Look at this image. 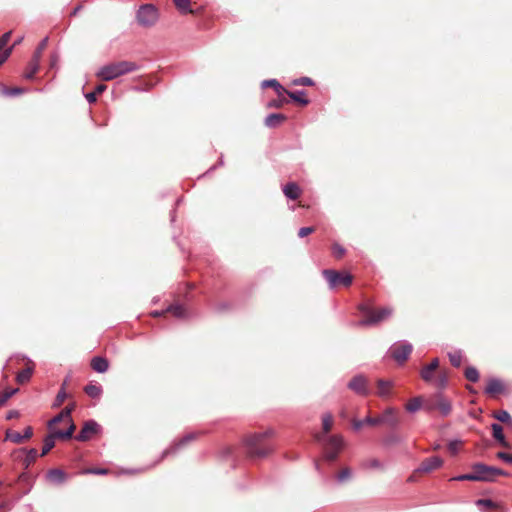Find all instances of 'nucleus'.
<instances>
[{
  "instance_id": "1",
  "label": "nucleus",
  "mask_w": 512,
  "mask_h": 512,
  "mask_svg": "<svg viewBox=\"0 0 512 512\" xmlns=\"http://www.w3.org/2000/svg\"><path fill=\"white\" fill-rule=\"evenodd\" d=\"M273 435V429H267L264 432L249 435L245 440L247 453L251 457H264L268 455L273 450L268 439Z\"/></svg>"
},
{
  "instance_id": "2",
  "label": "nucleus",
  "mask_w": 512,
  "mask_h": 512,
  "mask_svg": "<svg viewBox=\"0 0 512 512\" xmlns=\"http://www.w3.org/2000/svg\"><path fill=\"white\" fill-rule=\"evenodd\" d=\"M139 66L132 61H119L102 66L96 76L102 81H111L122 75L138 70Z\"/></svg>"
},
{
  "instance_id": "3",
  "label": "nucleus",
  "mask_w": 512,
  "mask_h": 512,
  "mask_svg": "<svg viewBox=\"0 0 512 512\" xmlns=\"http://www.w3.org/2000/svg\"><path fill=\"white\" fill-rule=\"evenodd\" d=\"M359 310L363 314V319L360 320L358 326H372L376 325L392 315V309L388 307L374 310L368 303H363L359 306Z\"/></svg>"
},
{
  "instance_id": "4",
  "label": "nucleus",
  "mask_w": 512,
  "mask_h": 512,
  "mask_svg": "<svg viewBox=\"0 0 512 512\" xmlns=\"http://www.w3.org/2000/svg\"><path fill=\"white\" fill-rule=\"evenodd\" d=\"M136 19L140 26L151 27L159 19L158 9L153 4H143L136 13Z\"/></svg>"
},
{
  "instance_id": "5",
  "label": "nucleus",
  "mask_w": 512,
  "mask_h": 512,
  "mask_svg": "<svg viewBox=\"0 0 512 512\" xmlns=\"http://www.w3.org/2000/svg\"><path fill=\"white\" fill-rule=\"evenodd\" d=\"M475 481L492 482L497 476L506 475V473L493 466L477 463L472 468Z\"/></svg>"
},
{
  "instance_id": "6",
  "label": "nucleus",
  "mask_w": 512,
  "mask_h": 512,
  "mask_svg": "<svg viewBox=\"0 0 512 512\" xmlns=\"http://www.w3.org/2000/svg\"><path fill=\"white\" fill-rule=\"evenodd\" d=\"M323 276L329 284L331 289L337 286L349 287L352 284V275L347 272H338L335 270L326 269L323 270Z\"/></svg>"
},
{
  "instance_id": "7",
  "label": "nucleus",
  "mask_w": 512,
  "mask_h": 512,
  "mask_svg": "<svg viewBox=\"0 0 512 512\" xmlns=\"http://www.w3.org/2000/svg\"><path fill=\"white\" fill-rule=\"evenodd\" d=\"M451 408V402L441 395H437L433 400H426L424 405V409L429 412L438 409L442 416H448Z\"/></svg>"
},
{
  "instance_id": "8",
  "label": "nucleus",
  "mask_w": 512,
  "mask_h": 512,
  "mask_svg": "<svg viewBox=\"0 0 512 512\" xmlns=\"http://www.w3.org/2000/svg\"><path fill=\"white\" fill-rule=\"evenodd\" d=\"M412 345L406 341L395 343L389 349V354L398 363H403L411 354Z\"/></svg>"
},
{
  "instance_id": "9",
  "label": "nucleus",
  "mask_w": 512,
  "mask_h": 512,
  "mask_svg": "<svg viewBox=\"0 0 512 512\" xmlns=\"http://www.w3.org/2000/svg\"><path fill=\"white\" fill-rule=\"evenodd\" d=\"M343 447V439L340 436H331L328 439L324 457L328 461H334Z\"/></svg>"
},
{
  "instance_id": "10",
  "label": "nucleus",
  "mask_w": 512,
  "mask_h": 512,
  "mask_svg": "<svg viewBox=\"0 0 512 512\" xmlns=\"http://www.w3.org/2000/svg\"><path fill=\"white\" fill-rule=\"evenodd\" d=\"M101 430L100 425L94 420H88L84 423L81 431L76 436L78 441H87L92 435L99 433Z\"/></svg>"
},
{
  "instance_id": "11",
  "label": "nucleus",
  "mask_w": 512,
  "mask_h": 512,
  "mask_svg": "<svg viewBox=\"0 0 512 512\" xmlns=\"http://www.w3.org/2000/svg\"><path fill=\"white\" fill-rule=\"evenodd\" d=\"M32 435H33V430H32V428L30 426L25 428L23 434L19 433V432H16V431H12V430H7L6 433H5V440L6 441L9 440V441H11L13 443L20 444L25 439L31 438Z\"/></svg>"
},
{
  "instance_id": "12",
  "label": "nucleus",
  "mask_w": 512,
  "mask_h": 512,
  "mask_svg": "<svg viewBox=\"0 0 512 512\" xmlns=\"http://www.w3.org/2000/svg\"><path fill=\"white\" fill-rule=\"evenodd\" d=\"M379 424H387L392 428L397 427L398 425V416L396 409L389 407L384 410L381 416L378 417Z\"/></svg>"
},
{
  "instance_id": "13",
  "label": "nucleus",
  "mask_w": 512,
  "mask_h": 512,
  "mask_svg": "<svg viewBox=\"0 0 512 512\" xmlns=\"http://www.w3.org/2000/svg\"><path fill=\"white\" fill-rule=\"evenodd\" d=\"M443 464V460L439 456H432L422 462L417 471L429 473Z\"/></svg>"
},
{
  "instance_id": "14",
  "label": "nucleus",
  "mask_w": 512,
  "mask_h": 512,
  "mask_svg": "<svg viewBox=\"0 0 512 512\" xmlns=\"http://www.w3.org/2000/svg\"><path fill=\"white\" fill-rule=\"evenodd\" d=\"M508 386H485L484 394L490 399H499L501 395L508 394Z\"/></svg>"
},
{
  "instance_id": "15",
  "label": "nucleus",
  "mask_w": 512,
  "mask_h": 512,
  "mask_svg": "<svg viewBox=\"0 0 512 512\" xmlns=\"http://www.w3.org/2000/svg\"><path fill=\"white\" fill-rule=\"evenodd\" d=\"M285 120L286 116L284 114L272 113L265 118L264 123L269 128H275Z\"/></svg>"
},
{
  "instance_id": "16",
  "label": "nucleus",
  "mask_w": 512,
  "mask_h": 512,
  "mask_svg": "<svg viewBox=\"0 0 512 512\" xmlns=\"http://www.w3.org/2000/svg\"><path fill=\"white\" fill-rule=\"evenodd\" d=\"M47 479L54 484H61L66 479V474L63 470L52 469L47 473Z\"/></svg>"
},
{
  "instance_id": "17",
  "label": "nucleus",
  "mask_w": 512,
  "mask_h": 512,
  "mask_svg": "<svg viewBox=\"0 0 512 512\" xmlns=\"http://www.w3.org/2000/svg\"><path fill=\"white\" fill-rule=\"evenodd\" d=\"M283 193L287 198L295 200L300 196V188L295 183H288L283 187Z\"/></svg>"
},
{
  "instance_id": "18",
  "label": "nucleus",
  "mask_w": 512,
  "mask_h": 512,
  "mask_svg": "<svg viewBox=\"0 0 512 512\" xmlns=\"http://www.w3.org/2000/svg\"><path fill=\"white\" fill-rule=\"evenodd\" d=\"M425 403L426 401H424L421 397H415L406 404L405 408L409 413H415L421 408L424 409Z\"/></svg>"
},
{
  "instance_id": "19",
  "label": "nucleus",
  "mask_w": 512,
  "mask_h": 512,
  "mask_svg": "<svg viewBox=\"0 0 512 512\" xmlns=\"http://www.w3.org/2000/svg\"><path fill=\"white\" fill-rule=\"evenodd\" d=\"M197 437V434L196 433H189L187 435H185L180 441L179 443L176 445V447H171V448H168L166 449L165 451H163L162 453V457L161 458H164L165 456L169 455L170 453L174 452L177 448L185 445L186 443L194 440L195 438Z\"/></svg>"
},
{
  "instance_id": "20",
  "label": "nucleus",
  "mask_w": 512,
  "mask_h": 512,
  "mask_svg": "<svg viewBox=\"0 0 512 512\" xmlns=\"http://www.w3.org/2000/svg\"><path fill=\"white\" fill-rule=\"evenodd\" d=\"M439 365V361L437 358L433 359L429 365L424 367L421 371V376L423 380L430 381L432 377V373L437 369Z\"/></svg>"
},
{
  "instance_id": "21",
  "label": "nucleus",
  "mask_w": 512,
  "mask_h": 512,
  "mask_svg": "<svg viewBox=\"0 0 512 512\" xmlns=\"http://www.w3.org/2000/svg\"><path fill=\"white\" fill-rule=\"evenodd\" d=\"M91 367L96 372L103 373L108 369V361L103 357H94L91 361Z\"/></svg>"
},
{
  "instance_id": "22",
  "label": "nucleus",
  "mask_w": 512,
  "mask_h": 512,
  "mask_svg": "<svg viewBox=\"0 0 512 512\" xmlns=\"http://www.w3.org/2000/svg\"><path fill=\"white\" fill-rule=\"evenodd\" d=\"M263 88L266 87H272L275 89V92L278 96H282L287 90L276 80V79H269L264 80L261 84Z\"/></svg>"
},
{
  "instance_id": "23",
  "label": "nucleus",
  "mask_w": 512,
  "mask_h": 512,
  "mask_svg": "<svg viewBox=\"0 0 512 512\" xmlns=\"http://www.w3.org/2000/svg\"><path fill=\"white\" fill-rule=\"evenodd\" d=\"M492 428V434L493 437L503 446H507L504 434H503V428L498 423H493L491 425Z\"/></svg>"
},
{
  "instance_id": "24",
  "label": "nucleus",
  "mask_w": 512,
  "mask_h": 512,
  "mask_svg": "<svg viewBox=\"0 0 512 512\" xmlns=\"http://www.w3.org/2000/svg\"><path fill=\"white\" fill-rule=\"evenodd\" d=\"M39 63L40 62H38L37 59H32L29 62L28 67H27L26 71L23 74L25 79L31 80V79L34 78V75L36 74V72L39 69Z\"/></svg>"
},
{
  "instance_id": "25",
  "label": "nucleus",
  "mask_w": 512,
  "mask_h": 512,
  "mask_svg": "<svg viewBox=\"0 0 512 512\" xmlns=\"http://www.w3.org/2000/svg\"><path fill=\"white\" fill-rule=\"evenodd\" d=\"M175 7L182 14L193 13L190 0H173Z\"/></svg>"
},
{
  "instance_id": "26",
  "label": "nucleus",
  "mask_w": 512,
  "mask_h": 512,
  "mask_svg": "<svg viewBox=\"0 0 512 512\" xmlns=\"http://www.w3.org/2000/svg\"><path fill=\"white\" fill-rule=\"evenodd\" d=\"M55 438H57V436L55 435V432H53L45 437L44 444L42 447V452H41L42 456L46 455L55 446Z\"/></svg>"
},
{
  "instance_id": "27",
  "label": "nucleus",
  "mask_w": 512,
  "mask_h": 512,
  "mask_svg": "<svg viewBox=\"0 0 512 512\" xmlns=\"http://www.w3.org/2000/svg\"><path fill=\"white\" fill-rule=\"evenodd\" d=\"M64 419H67L69 422H71V417H70V409H63L58 415H56L55 417H53L49 422H48V427L51 428L53 425L61 422L62 420Z\"/></svg>"
},
{
  "instance_id": "28",
  "label": "nucleus",
  "mask_w": 512,
  "mask_h": 512,
  "mask_svg": "<svg viewBox=\"0 0 512 512\" xmlns=\"http://www.w3.org/2000/svg\"><path fill=\"white\" fill-rule=\"evenodd\" d=\"M286 94H288V96L294 100L295 102H298L302 105H307L309 103L308 99L305 98V91L301 90V91H294V92H285Z\"/></svg>"
},
{
  "instance_id": "29",
  "label": "nucleus",
  "mask_w": 512,
  "mask_h": 512,
  "mask_svg": "<svg viewBox=\"0 0 512 512\" xmlns=\"http://www.w3.org/2000/svg\"><path fill=\"white\" fill-rule=\"evenodd\" d=\"M18 391V388H9L0 391V408L4 406L12 396L18 393Z\"/></svg>"
},
{
  "instance_id": "30",
  "label": "nucleus",
  "mask_w": 512,
  "mask_h": 512,
  "mask_svg": "<svg viewBox=\"0 0 512 512\" xmlns=\"http://www.w3.org/2000/svg\"><path fill=\"white\" fill-rule=\"evenodd\" d=\"M365 424H368V425H378L379 424V419L378 417H366L365 419L363 420H358V421H354L353 423V428L355 430H360Z\"/></svg>"
},
{
  "instance_id": "31",
  "label": "nucleus",
  "mask_w": 512,
  "mask_h": 512,
  "mask_svg": "<svg viewBox=\"0 0 512 512\" xmlns=\"http://www.w3.org/2000/svg\"><path fill=\"white\" fill-rule=\"evenodd\" d=\"M32 372H33V369L31 367H27V368L23 369L22 371L17 373V377H16L17 381L20 384L29 381L32 376Z\"/></svg>"
},
{
  "instance_id": "32",
  "label": "nucleus",
  "mask_w": 512,
  "mask_h": 512,
  "mask_svg": "<svg viewBox=\"0 0 512 512\" xmlns=\"http://www.w3.org/2000/svg\"><path fill=\"white\" fill-rule=\"evenodd\" d=\"M74 431H75V425L71 421L67 430H65V431H62V430L55 431V435L57 436V438L68 439V438L72 437Z\"/></svg>"
},
{
  "instance_id": "33",
  "label": "nucleus",
  "mask_w": 512,
  "mask_h": 512,
  "mask_svg": "<svg viewBox=\"0 0 512 512\" xmlns=\"http://www.w3.org/2000/svg\"><path fill=\"white\" fill-rule=\"evenodd\" d=\"M85 393L93 398V399H97L101 396L102 394V389H101V386H85Z\"/></svg>"
},
{
  "instance_id": "34",
  "label": "nucleus",
  "mask_w": 512,
  "mask_h": 512,
  "mask_svg": "<svg viewBox=\"0 0 512 512\" xmlns=\"http://www.w3.org/2000/svg\"><path fill=\"white\" fill-rule=\"evenodd\" d=\"M167 311L171 312L177 318H184L186 316L185 308L182 305H172Z\"/></svg>"
},
{
  "instance_id": "35",
  "label": "nucleus",
  "mask_w": 512,
  "mask_h": 512,
  "mask_svg": "<svg viewBox=\"0 0 512 512\" xmlns=\"http://www.w3.org/2000/svg\"><path fill=\"white\" fill-rule=\"evenodd\" d=\"M493 416L500 422L512 423L511 415L506 410H499Z\"/></svg>"
},
{
  "instance_id": "36",
  "label": "nucleus",
  "mask_w": 512,
  "mask_h": 512,
  "mask_svg": "<svg viewBox=\"0 0 512 512\" xmlns=\"http://www.w3.org/2000/svg\"><path fill=\"white\" fill-rule=\"evenodd\" d=\"M450 362L453 366L459 367L462 363V352L461 351H453L448 354Z\"/></svg>"
},
{
  "instance_id": "37",
  "label": "nucleus",
  "mask_w": 512,
  "mask_h": 512,
  "mask_svg": "<svg viewBox=\"0 0 512 512\" xmlns=\"http://www.w3.org/2000/svg\"><path fill=\"white\" fill-rule=\"evenodd\" d=\"M68 397H69V395H68V394L66 393V391L62 388V389L58 392V394H57V396H56V398H55V400H54V402H53L52 406H53L54 408H57V407L61 406V405H62V403H63V402H64Z\"/></svg>"
},
{
  "instance_id": "38",
  "label": "nucleus",
  "mask_w": 512,
  "mask_h": 512,
  "mask_svg": "<svg viewBox=\"0 0 512 512\" xmlns=\"http://www.w3.org/2000/svg\"><path fill=\"white\" fill-rule=\"evenodd\" d=\"M466 378L471 382H477L479 379V373L476 368L469 367L465 370Z\"/></svg>"
},
{
  "instance_id": "39",
  "label": "nucleus",
  "mask_w": 512,
  "mask_h": 512,
  "mask_svg": "<svg viewBox=\"0 0 512 512\" xmlns=\"http://www.w3.org/2000/svg\"><path fill=\"white\" fill-rule=\"evenodd\" d=\"M2 93L5 95V96H8V97H14V96H18L22 93H24V89L22 88H8V87H4L2 89Z\"/></svg>"
},
{
  "instance_id": "40",
  "label": "nucleus",
  "mask_w": 512,
  "mask_h": 512,
  "mask_svg": "<svg viewBox=\"0 0 512 512\" xmlns=\"http://www.w3.org/2000/svg\"><path fill=\"white\" fill-rule=\"evenodd\" d=\"M47 42H48V38L47 37L44 38L40 42L39 46L37 47L36 51L34 52V55H33L32 59H37L38 62H40L42 51L46 48Z\"/></svg>"
},
{
  "instance_id": "41",
  "label": "nucleus",
  "mask_w": 512,
  "mask_h": 512,
  "mask_svg": "<svg viewBox=\"0 0 512 512\" xmlns=\"http://www.w3.org/2000/svg\"><path fill=\"white\" fill-rule=\"evenodd\" d=\"M322 425L325 433L329 432L332 427V416L331 414H325L322 417Z\"/></svg>"
},
{
  "instance_id": "42",
  "label": "nucleus",
  "mask_w": 512,
  "mask_h": 512,
  "mask_svg": "<svg viewBox=\"0 0 512 512\" xmlns=\"http://www.w3.org/2000/svg\"><path fill=\"white\" fill-rule=\"evenodd\" d=\"M10 36H11V31L9 32H6L5 34L2 35V37L0 38V56L3 54L4 52V48L6 47L7 43L9 42L10 40Z\"/></svg>"
},
{
  "instance_id": "43",
  "label": "nucleus",
  "mask_w": 512,
  "mask_h": 512,
  "mask_svg": "<svg viewBox=\"0 0 512 512\" xmlns=\"http://www.w3.org/2000/svg\"><path fill=\"white\" fill-rule=\"evenodd\" d=\"M377 395L382 398H386L391 393V386H378Z\"/></svg>"
},
{
  "instance_id": "44",
  "label": "nucleus",
  "mask_w": 512,
  "mask_h": 512,
  "mask_svg": "<svg viewBox=\"0 0 512 512\" xmlns=\"http://www.w3.org/2000/svg\"><path fill=\"white\" fill-rule=\"evenodd\" d=\"M367 382V379L365 378L364 375L362 374H358V375H355L350 381L348 384H353V385H356V384H366Z\"/></svg>"
},
{
  "instance_id": "45",
  "label": "nucleus",
  "mask_w": 512,
  "mask_h": 512,
  "mask_svg": "<svg viewBox=\"0 0 512 512\" xmlns=\"http://www.w3.org/2000/svg\"><path fill=\"white\" fill-rule=\"evenodd\" d=\"M332 252H333V255L339 259L344 255L345 249L338 244H334L332 247Z\"/></svg>"
},
{
  "instance_id": "46",
  "label": "nucleus",
  "mask_w": 512,
  "mask_h": 512,
  "mask_svg": "<svg viewBox=\"0 0 512 512\" xmlns=\"http://www.w3.org/2000/svg\"><path fill=\"white\" fill-rule=\"evenodd\" d=\"M351 475V472L348 468H345L343 470H341L338 475H337V480L338 482H343L345 480H347Z\"/></svg>"
},
{
  "instance_id": "47",
  "label": "nucleus",
  "mask_w": 512,
  "mask_h": 512,
  "mask_svg": "<svg viewBox=\"0 0 512 512\" xmlns=\"http://www.w3.org/2000/svg\"><path fill=\"white\" fill-rule=\"evenodd\" d=\"M452 480H455V481H464V480L475 481L474 473L472 471L471 473H468V474H462V475L453 477Z\"/></svg>"
},
{
  "instance_id": "48",
  "label": "nucleus",
  "mask_w": 512,
  "mask_h": 512,
  "mask_svg": "<svg viewBox=\"0 0 512 512\" xmlns=\"http://www.w3.org/2000/svg\"><path fill=\"white\" fill-rule=\"evenodd\" d=\"M460 444H461V442L458 441V440L450 441L449 444H448V450L452 454H456L458 452V450H459Z\"/></svg>"
},
{
  "instance_id": "49",
  "label": "nucleus",
  "mask_w": 512,
  "mask_h": 512,
  "mask_svg": "<svg viewBox=\"0 0 512 512\" xmlns=\"http://www.w3.org/2000/svg\"><path fill=\"white\" fill-rule=\"evenodd\" d=\"M353 389V391L358 395H366L368 394V386H349Z\"/></svg>"
},
{
  "instance_id": "50",
  "label": "nucleus",
  "mask_w": 512,
  "mask_h": 512,
  "mask_svg": "<svg viewBox=\"0 0 512 512\" xmlns=\"http://www.w3.org/2000/svg\"><path fill=\"white\" fill-rule=\"evenodd\" d=\"M313 232H314V228L313 227H302L298 231V236L300 238H303V237H305V236H307V235H309V234H311Z\"/></svg>"
},
{
  "instance_id": "51",
  "label": "nucleus",
  "mask_w": 512,
  "mask_h": 512,
  "mask_svg": "<svg viewBox=\"0 0 512 512\" xmlns=\"http://www.w3.org/2000/svg\"><path fill=\"white\" fill-rule=\"evenodd\" d=\"M294 84L310 86V85L313 84V81L309 77H302V78H299V79L295 80Z\"/></svg>"
},
{
  "instance_id": "52",
  "label": "nucleus",
  "mask_w": 512,
  "mask_h": 512,
  "mask_svg": "<svg viewBox=\"0 0 512 512\" xmlns=\"http://www.w3.org/2000/svg\"><path fill=\"white\" fill-rule=\"evenodd\" d=\"M497 457L507 463H512V454L505 453V452H498Z\"/></svg>"
},
{
  "instance_id": "53",
  "label": "nucleus",
  "mask_w": 512,
  "mask_h": 512,
  "mask_svg": "<svg viewBox=\"0 0 512 512\" xmlns=\"http://www.w3.org/2000/svg\"><path fill=\"white\" fill-rule=\"evenodd\" d=\"M11 52L12 48H6V50H4L3 54L0 56V66L9 58Z\"/></svg>"
},
{
  "instance_id": "54",
  "label": "nucleus",
  "mask_w": 512,
  "mask_h": 512,
  "mask_svg": "<svg viewBox=\"0 0 512 512\" xmlns=\"http://www.w3.org/2000/svg\"><path fill=\"white\" fill-rule=\"evenodd\" d=\"M96 96H97V94L94 91L85 94V98L87 99V101L89 103H94L96 101Z\"/></svg>"
},
{
  "instance_id": "55",
  "label": "nucleus",
  "mask_w": 512,
  "mask_h": 512,
  "mask_svg": "<svg viewBox=\"0 0 512 512\" xmlns=\"http://www.w3.org/2000/svg\"><path fill=\"white\" fill-rule=\"evenodd\" d=\"M17 417H19V412L17 410H10L6 414V419L7 420H11V419H14V418H17Z\"/></svg>"
},
{
  "instance_id": "56",
  "label": "nucleus",
  "mask_w": 512,
  "mask_h": 512,
  "mask_svg": "<svg viewBox=\"0 0 512 512\" xmlns=\"http://www.w3.org/2000/svg\"><path fill=\"white\" fill-rule=\"evenodd\" d=\"M477 505H483V506H486V507H491L493 506V502L489 499H480L477 501Z\"/></svg>"
},
{
  "instance_id": "57",
  "label": "nucleus",
  "mask_w": 512,
  "mask_h": 512,
  "mask_svg": "<svg viewBox=\"0 0 512 512\" xmlns=\"http://www.w3.org/2000/svg\"><path fill=\"white\" fill-rule=\"evenodd\" d=\"M87 473L103 475L107 473L106 469H89L86 471Z\"/></svg>"
},
{
  "instance_id": "58",
  "label": "nucleus",
  "mask_w": 512,
  "mask_h": 512,
  "mask_svg": "<svg viewBox=\"0 0 512 512\" xmlns=\"http://www.w3.org/2000/svg\"><path fill=\"white\" fill-rule=\"evenodd\" d=\"M285 102V100H279V101H272V102H269L268 104V107H280L283 103Z\"/></svg>"
},
{
  "instance_id": "59",
  "label": "nucleus",
  "mask_w": 512,
  "mask_h": 512,
  "mask_svg": "<svg viewBox=\"0 0 512 512\" xmlns=\"http://www.w3.org/2000/svg\"><path fill=\"white\" fill-rule=\"evenodd\" d=\"M105 89H106V85L100 84V85L96 86L94 92H96V94L98 95V94H101L102 92H104Z\"/></svg>"
},
{
  "instance_id": "60",
  "label": "nucleus",
  "mask_w": 512,
  "mask_h": 512,
  "mask_svg": "<svg viewBox=\"0 0 512 512\" xmlns=\"http://www.w3.org/2000/svg\"><path fill=\"white\" fill-rule=\"evenodd\" d=\"M369 467L371 468H379L381 467V464L378 460L374 459L369 462Z\"/></svg>"
},
{
  "instance_id": "61",
  "label": "nucleus",
  "mask_w": 512,
  "mask_h": 512,
  "mask_svg": "<svg viewBox=\"0 0 512 512\" xmlns=\"http://www.w3.org/2000/svg\"><path fill=\"white\" fill-rule=\"evenodd\" d=\"M37 453H38V452H37V450H36V449H34V448H32V449H30V450L28 451V456H29L30 458L34 459V458L37 456Z\"/></svg>"
},
{
  "instance_id": "62",
  "label": "nucleus",
  "mask_w": 512,
  "mask_h": 512,
  "mask_svg": "<svg viewBox=\"0 0 512 512\" xmlns=\"http://www.w3.org/2000/svg\"><path fill=\"white\" fill-rule=\"evenodd\" d=\"M75 403H70L69 405H67L64 409H70V414L72 413V411L75 409Z\"/></svg>"
},
{
  "instance_id": "63",
  "label": "nucleus",
  "mask_w": 512,
  "mask_h": 512,
  "mask_svg": "<svg viewBox=\"0 0 512 512\" xmlns=\"http://www.w3.org/2000/svg\"><path fill=\"white\" fill-rule=\"evenodd\" d=\"M488 384L496 385V384H501V382L498 379H491V380H489Z\"/></svg>"
},
{
  "instance_id": "64",
  "label": "nucleus",
  "mask_w": 512,
  "mask_h": 512,
  "mask_svg": "<svg viewBox=\"0 0 512 512\" xmlns=\"http://www.w3.org/2000/svg\"><path fill=\"white\" fill-rule=\"evenodd\" d=\"M22 39H23V38H22V37H20V38H18L17 40H15L14 44H13L10 48H12V49H13V47H14L15 45H17V44L21 43Z\"/></svg>"
}]
</instances>
